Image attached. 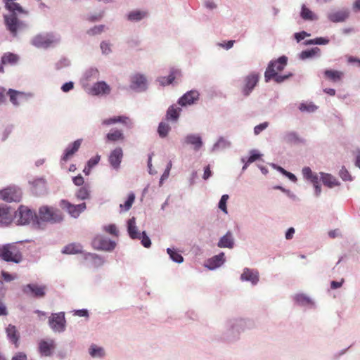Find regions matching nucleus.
<instances>
[{
  "instance_id": "nucleus-1",
  "label": "nucleus",
  "mask_w": 360,
  "mask_h": 360,
  "mask_svg": "<svg viewBox=\"0 0 360 360\" xmlns=\"http://www.w3.org/2000/svg\"><path fill=\"white\" fill-rule=\"evenodd\" d=\"M5 7L9 11L8 14L4 15V22L6 30L13 39H19L20 36L29 30V25L18 18L16 13H25L22 7L18 3L6 0Z\"/></svg>"
},
{
  "instance_id": "nucleus-2",
  "label": "nucleus",
  "mask_w": 360,
  "mask_h": 360,
  "mask_svg": "<svg viewBox=\"0 0 360 360\" xmlns=\"http://www.w3.org/2000/svg\"><path fill=\"white\" fill-rule=\"evenodd\" d=\"M60 42V36L53 32L41 33L34 36L31 44L38 49H47L55 47Z\"/></svg>"
},
{
  "instance_id": "nucleus-3",
  "label": "nucleus",
  "mask_w": 360,
  "mask_h": 360,
  "mask_svg": "<svg viewBox=\"0 0 360 360\" xmlns=\"http://www.w3.org/2000/svg\"><path fill=\"white\" fill-rule=\"evenodd\" d=\"M37 216V225L40 224V221L50 224H57L61 222L63 219L62 212L60 210L47 205H43L39 207Z\"/></svg>"
},
{
  "instance_id": "nucleus-4",
  "label": "nucleus",
  "mask_w": 360,
  "mask_h": 360,
  "mask_svg": "<svg viewBox=\"0 0 360 360\" xmlns=\"http://www.w3.org/2000/svg\"><path fill=\"white\" fill-rule=\"evenodd\" d=\"M0 257L6 262L19 264L22 260V253L15 243H8L0 247Z\"/></svg>"
},
{
  "instance_id": "nucleus-5",
  "label": "nucleus",
  "mask_w": 360,
  "mask_h": 360,
  "mask_svg": "<svg viewBox=\"0 0 360 360\" xmlns=\"http://www.w3.org/2000/svg\"><path fill=\"white\" fill-rule=\"evenodd\" d=\"M15 219L18 225H26L30 222L34 224L38 223V216L36 212L24 205H20L18 210H15Z\"/></svg>"
},
{
  "instance_id": "nucleus-6",
  "label": "nucleus",
  "mask_w": 360,
  "mask_h": 360,
  "mask_svg": "<svg viewBox=\"0 0 360 360\" xmlns=\"http://www.w3.org/2000/svg\"><path fill=\"white\" fill-rule=\"evenodd\" d=\"M288 63V58L285 56L279 57L277 60H271L264 72V80L269 82L275 72H281L284 70Z\"/></svg>"
},
{
  "instance_id": "nucleus-7",
  "label": "nucleus",
  "mask_w": 360,
  "mask_h": 360,
  "mask_svg": "<svg viewBox=\"0 0 360 360\" xmlns=\"http://www.w3.org/2000/svg\"><path fill=\"white\" fill-rule=\"evenodd\" d=\"M129 87L135 92H145L148 88L147 77L141 73H134L130 76Z\"/></svg>"
},
{
  "instance_id": "nucleus-8",
  "label": "nucleus",
  "mask_w": 360,
  "mask_h": 360,
  "mask_svg": "<svg viewBox=\"0 0 360 360\" xmlns=\"http://www.w3.org/2000/svg\"><path fill=\"white\" fill-rule=\"evenodd\" d=\"M251 326L252 322L244 319H231L226 323L227 328L231 335L240 334V332L249 328Z\"/></svg>"
},
{
  "instance_id": "nucleus-9",
  "label": "nucleus",
  "mask_w": 360,
  "mask_h": 360,
  "mask_svg": "<svg viewBox=\"0 0 360 360\" xmlns=\"http://www.w3.org/2000/svg\"><path fill=\"white\" fill-rule=\"evenodd\" d=\"M259 79L258 73L252 72L247 75L243 79V84L241 87L242 94L245 97L249 96L258 84Z\"/></svg>"
},
{
  "instance_id": "nucleus-10",
  "label": "nucleus",
  "mask_w": 360,
  "mask_h": 360,
  "mask_svg": "<svg viewBox=\"0 0 360 360\" xmlns=\"http://www.w3.org/2000/svg\"><path fill=\"white\" fill-rule=\"evenodd\" d=\"M65 319L64 312L53 313L49 319L50 328L56 332H63L65 330Z\"/></svg>"
},
{
  "instance_id": "nucleus-11",
  "label": "nucleus",
  "mask_w": 360,
  "mask_h": 360,
  "mask_svg": "<svg viewBox=\"0 0 360 360\" xmlns=\"http://www.w3.org/2000/svg\"><path fill=\"white\" fill-rule=\"evenodd\" d=\"M15 210L6 204H0V226H7L15 219Z\"/></svg>"
},
{
  "instance_id": "nucleus-12",
  "label": "nucleus",
  "mask_w": 360,
  "mask_h": 360,
  "mask_svg": "<svg viewBox=\"0 0 360 360\" xmlns=\"http://www.w3.org/2000/svg\"><path fill=\"white\" fill-rule=\"evenodd\" d=\"M22 198V191L19 188L8 187L0 191V198L6 202H19Z\"/></svg>"
},
{
  "instance_id": "nucleus-13",
  "label": "nucleus",
  "mask_w": 360,
  "mask_h": 360,
  "mask_svg": "<svg viewBox=\"0 0 360 360\" xmlns=\"http://www.w3.org/2000/svg\"><path fill=\"white\" fill-rule=\"evenodd\" d=\"M60 206L63 209L67 210L70 215L74 218H77L86 208L85 202L79 205H73L65 200H61Z\"/></svg>"
},
{
  "instance_id": "nucleus-14",
  "label": "nucleus",
  "mask_w": 360,
  "mask_h": 360,
  "mask_svg": "<svg viewBox=\"0 0 360 360\" xmlns=\"http://www.w3.org/2000/svg\"><path fill=\"white\" fill-rule=\"evenodd\" d=\"M94 249L105 251H112L115 248V243L108 238L96 236L92 241Z\"/></svg>"
},
{
  "instance_id": "nucleus-15",
  "label": "nucleus",
  "mask_w": 360,
  "mask_h": 360,
  "mask_svg": "<svg viewBox=\"0 0 360 360\" xmlns=\"http://www.w3.org/2000/svg\"><path fill=\"white\" fill-rule=\"evenodd\" d=\"M46 288L45 285L30 283L22 287V292L27 295L41 298L45 296Z\"/></svg>"
},
{
  "instance_id": "nucleus-16",
  "label": "nucleus",
  "mask_w": 360,
  "mask_h": 360,
  "mask_svg": "<svg viewBox=\"0 0 360 360\" xmlns=\"http://www.w3.org/2000/svg\"><path fill=\"white\" fill-rule=\"evenodd\" d=\"M243 282H250L252 285H256L259 281V274L257 269L245 267L240 276Z\"/></svg>"
},
{
  "instance_id": "nucleus-17",
  "label": "nucleus",
  "mask_w": 360,
  "mask_h": 360,
  "mask_svg": "<svg viewBox=\"0 0 360 360\" xmlns=\"http://www.w3.org/2000/svg\"><path fill=\"white\" fill-rule=\"evenodd\" d=\"M281 140L288 145L304 143L305 140L295 131H286L281 136Z\"/></svg>"
},
{
  "instance_id": "nucleus-18",
  "label": "nucleus",
  "mask_w": 360,
  "mask_h": 360,
  "mask_svg": "<svg viewBox=\"0 0 360 360\" xmlns=\"http://www.w3.org/2000/svg\"><path fill=\"white\" fill-rule=\"evenodd\" d=\"M183 145H191L195 151H198L203 146L202 137L198 134H188L181 141Z\"/></svg>"
},
{
  "instance_id": "nucleus-19",
  "label": "nucleus",
  "mask_w": 360,
  "mask_h": 360,
  "mask_svg": "<svg viewBox=\"0 0 360 360\" xmlns=\"http://www.w3.org/2000/svg\"><path fill=\"white\" fill-rule=\"evenodd\" d=\"M110 91V86L104 81L94 83L89 89V94L93 96L108 95Z\"/></svg>"
},
{
  "instance_id": "nucleus-20",
  "label": "nucleus",
  "mask_w": 360,
  "mask_h": 360,
  "mask_svg": "<svg viewBox=\"0 0 360 360\" xmlns=\"http://www.w3.org/2000/svg\"><path fill=\"white\" fill-rule=\"evenodd\" d=\"M349 16V11L347 8L339 11H330L327 14L328 20L333 22H345Z\"/></svg>"
},
{
  "instance_id": "nucleus-21",
  "label": "nucleus",
  "mask_w": 360,
  "mask_h": 360,
  "mask_svg": "<svg viewBox=\"0 0 360 360\" xmlns=\"http://www.w3.org/2000/svg\"><path fill=\"white\" fill-rule=\"evenodd\" d=\"M123 151L120 147L116 148L110 153L108 161L114 169L118 170L120 169Z\"/></svg>"
},
{
  "instance_id": "nucleus-22",
  "label": "nucleus",
  "mask_w": 360,
  "mask_h": 360,
  "mask_svg": "<svg viewBox=\"0 0 360 360\" xmlns=\"http://www.w3.org/2000/svg\"><path fill=\"white\" fill-rule=\"evenodd\" d=\"M199 98V93L195 90H191L184 94L178 101L181 106L193 104Z\"/></svg>"
},
{
  "instance_id": "nucleus-23",
  "label": "nucleus",
  "mask_w": 360,
  "mask_h": 360,
  "mask_svg": "<svg viewBox=\"0 0 360 360\" xmlns=\"http://www.w3.org/2000/svg\"><path fill=\"white\" fill-rule=\"evenodd\" d=\"M235 245V239L232 232L228 231L226 234L221 236L218 243L217 246L220 248L232 249Z\"/></svg>"
},
{
  "instance_id": "nucleus-24",
  "label": "nucleus",
  "mask_w": 360,
  "mask_h": 360,
  "mask_svg": "<svg viewBox=\"0 0 360 360\" xmlns=\"http://www.w3.org/2000/svg\"><path fill=\"white\" fill-rule=\"evenodd\" d=\"M225 262V255L224 252L213 256L207 261L205 266L210 270H214L221 266Z\"/></svg>"
},
{
  "instance_id": "nucleus-25",
  "label": "nucleus",
  "mask_w": 360,
  "mask_h": 360,
  "mask_svg": "<svg viewBox=\"0 0 360 360\" xmlns=\"http://www.w3.org/2000/svg\"><path fill=\"white\" fill-rule=\"evenodd\" d=\"M82 140L77 139L70 144L65 150L61 158V162H66L71 156H72L79 148Z\"/></svg>"
},
{
  "instance_id": "nucleus-26",
  "label": "nucleus",
  "mask_w": 360,
  "mask_h": 360,
  "mask_svg": "<svg viewBox=\"0 0 360 360\" xmlns=\"http://www.w3.org/2000/svg\"><path fill=\"white\" fill-rule=\"evenodd\" d=\"M32 191L36 195H42L46 193V184L44 178H38L32 182Z\"/></svg>"
},
{
  "instance_id": "nucleus-27",
  "label": "nucleus",
  "mask_w": 360,
  "mask_h": 360,
  "mask_svg": "<svg viewBox=\"0 0 360 360\" xmlns=\"http://www.w3.org/2000/svg\"><path fill=\"white\" fill-rule=\"evenodd\" d=\"M303 178L313 185L319 183L321 180L319 173H314L309 167H304L302 169Z\"/></svg>"
},
{
  "instance_id": "nucleus-28",
  "label": "nucleus",
  "mask_w": 360,
  "mask_h": 360,
  "mask_svg": "<svg viewBox=\"0 0 360 360\" xmlns=\"http://www.w3.org/2000/svg\"><path fill=\"white\" fill-rule=\"evenodd\" d=\"M117 122L122 123L129 128L132 127V122L130 121L129 118L126 116H117L103 120L102 121V124L109 126Z\"/></svg>"
},
{
  "instance_id": "nucleus-29",
  "label": "nucleus",
  "mask_w": 360,
  "mask_h": 360,
  "mask_svg": "<svg viewBox=\"0 0 360 360\" xmlns=\"http://www.w3.org/2000/svg\"><path fill=\"white\" fill-rule=\"evenodd\" d=\"M321 180L323 184L328 188H333L340 185L338 179L330 174L319 172Z\"/></svg>"
},
{
  "instance_id": "nucleus-30",
  "label": "nucleus",
  "mask_w": 360,
  "mask_h": 360,
  "mask_svg": "<svg viewBox=\"0 0 360 360\" xmlns=\"http://www.w3.org/2000/svg\"><path fill=\"white\" fill-rule=\"evenodd\" d=\"M231 146V142L223 136H220L217 141L211 148L212 153L229 148Z\"/></svg>"
},
{
  "instance_id": "nucleus-31",
  "label": "nucleus",
  "mask_w": 360,
  "mask_h": 360,
  "mask_svg": "<svg viewBox=\"0 0 360 360\" xmlns=\"http://www.w3.org/2000/svg\"><path fill=\"white\" fill-rule=\"evenodd\" d=\"M127 231L131 239L140 238V233L138 231L136 226V219L134 217L127 221Z\"/></svg>"
},
{
  "instance_id": "nucleus-32",
  "label": "nucleus",
  "mask_w": 360,
  "mask_h": 360,
  "mask_svg": "<svg viewBox=\"0 0 360 360\" xmlns=\"http://www.w3.org/2000/svg\"><path fill=\"white\" fill-rule=\"evenodd\" d=\"M124 139V134L119 129H111L105 136V140L107 142H116L118 141H123Z\"/></svg>"
},
{
  "instance_id": "nucleus-33",
  "label": "nucleus",
  "mask_w": 360,
  "mask_h": 360,
  "mask_svg": "<svg viewBox=\"0 0 360 360\" xmlns=\"http://www.w3.org/2000/svg\"><path fill=\"white\" fill-rule=\"evenodd\" d=\"M294 300L300 306L313 307L314 305L313 300L305 294H297L295 295Z\"/></svg>"
},
{
  "instance_id": "nucleus-34",
  "label": "nucleus",
  "mask_w": 360,
  "mask_h": 360,
  "mask_svg": "<svg viewBox=\"0 0 360 360\" xmlns=\"http://www.w3.org/2000/svg\"><path fill=\"white\" fill-rule=\"evenodd\" d=\"M147 13L143 11L134 10L130 11L127 15V19L131 22H139L146 17Z\"/></svg>"
},
{
  "instance_id": "nucleus-35",
  "label": "nucleus",
  "mask_w": 360,
  "mask_h": 360,
  "mask_svg": "<svg viewBox=\"0 0 360 360\" xmlns=\"http://www.w3.org/2000/svg\"><path fill=\"white\" fill-rule=\"evenodd\" d=\"M300 16L303 20L309 21H314L319 19V17L304 4L302 6Z\"/></svg>"
},
{
  "instance_id": "nucleus-36",
  "label": "nucleus",
  "mask_w": 360,
  "mask_h": 360,
  "mask_svg": "<svg viewBox=\"0 0 360 360\" xmlns=\"http://www.w3.org/2000/svg\"><path fill=\"white\" fill-rule=\"evenodd\" d=\"M54 349V345L53 341L50 342L47 341H41L39 344V351L40 353L44 356H50L52 353V351Z\"/></svg>"
},
{
  "instance_id": "nucleus-37",
  "label": "nucleus",
  "mask_w": 360,
  "mask_h": 360,
  "mask_svg": "<svg viewBox=\"0 0 360 360\" xmlns=\"http://www.w3.org/2000/svg\"><path fill=\"white\" fill-rule=\"evenodd\" d=\"M316 56H321V49L318 47H314L310 49L302 51L300 53V58L302 60H306L308 58H311Z\"/></svg>"
},
{
  "instance_id": "nucleus-38",
  "label": "nucleus",
  "mask_w": 360,
  "mask_h": 360,
  "mask_svg": "<svg viewBox=\"0 0 360 360\" xmlns=\"http://www.w3.org/2000/svg\"><path fill=\"white\" fill-rule=\"evenodd\" d=\"M323 73L326 78L333 82L340 81L344 75L342 72L333 70H326Z\"/></svg>"
},
{
  "instance_id": "nucleus-39",
  "label": "nucleus",
  "mask_w": 360,
  "mask_h": 360,
  "mask_svg": "<svg viewBox=\"0 0 360 360\" xmlns=\"http://www.w3.org/2000/svg\"><path fill=\"white\" fill-rule=\"evenodd\" d=\"M82 246L79 243H71L64 247L63 254H77L82 252Z\"/></svg>"
},
{
  "instance_id": "nucleus-40",
  "label": "nucleus",
  "mask_w": 360,
  "mask_h": 360,
  "mask_svg": "<svg viewBox=\"0 0 360 360\" xmlns=\"http://www.w3.org/2000/svg\"><path fill=\"white\" fill-rule=\"evenodd\" d=\"M181 111L180 108H175L171 105L167 110L166 117L168 120L176 121L179 119V113Z\"/></svg>"
},
{
  "instance_id": "nucleus-41",
  "label": "nucleus",
  "mask_w": 360,
  "mask_h": 360,
  "mask_svg": "<svg viewBox=\"0 0 360 360\" xmlns=\"http://www.w3.org/2000/svg\"><path fill=\"white\" fill-rule=\"evenodd\" d=\"M167 253L169 255V258L176 263L181 264L184 262L183 256L179 253L174 248H167Z\"/></svg>"
},
{
  "instance_id": "nucleus-42",
  "label": "nucleus",
  "mask_w": 360,
  "mask_h": 360,
  "mask_svg": "<svg viewBox=\"0 0 360 360\" xmlns=\"http://www.w3.org/2000/svg\"><path fill=\"white\" fill-rule=\"evenodd\" d=\"M18 56L13 53H6L1 57V63L4 65L10 64L14 65L18 60Z\"/></svg>"
},
{
  "instance_id": "nucleus-43",
  "label": "nucleus",
  "mask_w": 360,
  "mask_h": 360,
  "mask_svg": "<svg viewBox=\"0 0 360 360\" xmlns=\"http://www.w3.org/2000/svg\"><path fill=\"white\" fill-rule=\"evenodd\" d=\"M171 130V127L169 125V124L161 122L158 127V133L161 138H165L169 131Z\"/></svg>"
},
{
  "instance_id": "nucleus-44",
  "label": "nucleus",
  "mask_w": 360,
  "mask_h": 360,
  "mask_svg": "<svg viewBox=\"0 0 360 360\" xmlns=\"http://www.w3.org/2000/svg\"><path fill=\"white\" fill-rule=\"evenodd\" d=\"M177 72H179V70H172L171 71L169 75L167 77H160L158 79V82L162 86L170 84L175 79V74Z\"/></svg>"
},
{
  "instance_id": "nucleus-45",
  "label": "nucleus",
  "mask_w": 360,
  "mask_h": 360,
  "mask_svg": "<svg viewBox=\"0 0 360 360\" xmlns=\"http://www.w3.org/2000/svg\"><path fill=\"white\" fill-rule=\"evenodd\" d=\"M89 354L92 357H103L105 355V351L103 347L93 345L89 348Z\"/></svg>"
},
{
  "instance_id": "nucleus-46",
  "label": "nucleus",
  "mask_w": 360,
  "mask_h": 360,
  "mask_svg": "<svg viewBox=\"0 0 360 360\" xmlns=\"http://www.w3.org/2000/svg\"><path fill=\"white\" fill-rule=\"evenodd\" d=\"M7 94L9 96L10 101L12 103V104L15 106H18L19 102L18 101V96L22 95L23 93L12 89H9Z\"/></svg>"
},
{
  "instance_id": "nucleus-47",
  "label": "nucleus",
  "mask_w": 360,
  "mask_h": 360,
  "mask_svg": "<svg viewBox=\"0 0 360 360\" xmlns=\"http://www.w3.org/2000/svg\"><path fill=\"white\" fill-rule=\"evenodd\" d=\"M134 200H135V195L133 193H129L127 200L124 202V203L123 205L120 204V207L121 209H123L124 211H125V212L129 210L134 202Z\"/></svg>"
},
{
  "instance_id": "nucleus-48",
  "label": "nucleus",
  "mask_w": 360,
  "mask_h": 360,
  "mask_svg": "<svg viewBox=\"0 0 360 360\" xmlns=\"http://www.w3.org/2000/svg\"><path fill=\"white\" fill-rule=\"evenodd\" d=\"M89 188L86 186L81 187L76 193V197L79 200L89 199L90 194Z\"/></svg>"
},
{
  "instance_id": "nucleus-49",
  "label": "nucleus",
  "mask_w": 360,
  "mask_h": 360,
  "mask_svg": "<svg viewBox=\"0 0 360 360\" xmlns=\"http://www.w3.org/2000/svg\"><path fill=\"white\" fill-rule=\"evenodd\" d=\"M317 106L315 105L314 103H302L299 105V110L301 112H314L316 110Z\"/></svg>"
},
{
  "instance_id": "nucleus-50",
  "label": "nucleus",
  "mask_w": 360,
  "mask_h": 360,
  "mask_svg": "<svg viewBox=\"0 0 360 360\" xmlns=\"http://www.w3.org/2000/svg\"><path fill=\"white\" fill-rule=\"evenodd\" d=\"M70 65V60L65 58V57H63L61 58L58 61H57L54 66H55V69L56 70H60L64 68H67L68 66Z\"/></svg>"
},
{
  "instance_id": "nucleus-51",
  "label": "nucleus",
  "mask_w": 360,
  "mask_h": 360,
  "mask_svg": "<svg viewBox=\"0 0 360 360\" xmlns=\"http://www.w3.org/2000/svg\"><path fill=\"white\" fill-rule=\"evenodd\" d=\"M229 196L227 194L223 195L219 202L218 207L225 214L228 213L226 202L229 200Z\"/></svg>"
},
{
  "instance_id": "nucleus-52",
  "label": "nucleus",
  "mask_w": 360,
  "mask_h": 360,
  "mask_svg": "<svg viewBox=\"0 0 360 360\" xmlns=\"http://www.w3.org/2000/svg\"><path fill=\"white\" fill-rule=\"evenodd\" d=\"M105 26L103 25H96L86 31L87 34L89 36H95L101 34L104 30Z\"/></svg>"
},
{
  "instance_id": "nucleus-53",
  "label": "nucleus",
  "mask_w": 360,
  "mask_h": 360,
  "mask_svg": "<svg viewBox=\"0 0 360 360\" xmlns=\"http://www.w3.org/2000/svg\"><path fill=\"white\" fill-rule=\"evenodd\" d=\"M139 239L141 240V244L143 247L148 248L151 246V240L146 231L140 233V238Z\"/></svg>"
},
{
  "instance_id": "nucleus-54",
  "label": "nucleus",
  "mask_w": 360,
  "mask_h": 360,
  "mask_svg": "<svg viewBox=\"0 0 360 360\" xmlns=\"http://www.w3.org/2000/svg\"><path fill=\"white\" fill-rule=\"evenodd\" d=\"M100 48L101 49L102 53L104 55H108L112 52L111 44L106 41H103L101 42Z\"/></svg>"
},
{
  "instance_id": "nucleus-55",
  "label": "nucleus",
  "mask_w": 360,
  "mask_h": 360,
  "mask_svg": "<svg viewBox=\"0 0 360 360\" xmlns=\"http://www.w3.org/2000/svg\"><path fill=\"white\" fill-rule=\"evenodd\" d=\"M89 257L94 262V264L97 266H101L104 261L101 257L94 253H88L86 259Z\"/></svg>"
},
{
  "instance_id": "nucleus-56",
  "label": "nucleus",
  "mask_w": 360,
  "mask_h": 360,
  "mask_svg": "<svg viewBox=\"0 0 360 360\" xmlns=\"http://www.w3.org/2000/svg\"><path fill=\"white\" fill-rule=\"evenodd\" d=\"M292 76V73H289V74L285 75H278L277 72H275V75L272 77V79H274L276 83L281 84V83L285 82V80H287L288 79H289Z\"/></svg>"
},
{
  "instance_id": "nucleus-57",
  "label": "nucleus",
  "mask_w": 360,
  "mask_h": 360,
  "mask_svg": "<svg viewBox=\"0 0 360 360\" xmlns=\"http://www.w3.org/2000/svg\"><path fill=\"white\" fill-rule=\"evenodd\" d=\"M8 338H18V331L15 326L9 324L6 329Z\"/></svg>"
},
{
  "instance_id": "nucleus-58",
  "label": "nucleus",
  "mask_w": 360,
  "mask_h": 360,
  "mask_svg": "<svg viewBox=\"0 0 360 360\" xmlns=\"http://www.w3.org/2000/svg\"><path fill=\"white\" fill-rule=\"evenodd\" d=\"M339 174L343 181H352V176L349 174V172L345 167H342L341 168V169L340 170Z\"/></svg>"
},
{
  "instance_id": "nucleus-59",
  "label": "nucleus",
  "mask_w": 360,
  "mask_h": 360,
  "mask_svg": "<svg viewBox=\"0 0 360 360\" xmlns=\"http://www.w3.org/2000/svg\"><path fill=\"white\" fill-rule=\"evenodd\" d=\"M261 157V154L257 150H251L250 156L248 159V163H252L258 160Z\"/></svg>"
},
{
  "instance_id": "nucleus-60",
  "label": "nucleus",
  "mask_w": 360,
  "mask_h": 360,
  "mask_svg": "<svg viewBox=\"0 0 360 360\" xmlns=\"http://www.w3.org/2000/svg\"><path fill=\"white\" fill-rule=\"evenodd\" d=\"M269 126V122H264L263 123H261L254 128V134L255 135L257 136L259 135L262 131L266 129Z\"/></svg>"
},
{
  "instance_id": "nucleus-61",
  "label": "nucleus",
  "mask_w": 360,
  "mask_h": 360,
  "mask_svg": "<svg viewBox=\"0 0 360 360\" xmlns=\"http://www.w3.org/2000/svg\"><path fill=\"white\" fill-rule=\"evenodd\" d=\"M103 16V12H101L99 13L91 14L87 16V20L89 22H94L96 21L100 20Z\"/></svg>"
},
{
  "instance_id": "nucleus-62",
  "label": "nucleus",
  "mask_w": 360,
  "mask_h": 360,
  "mask_svg": "<svg viewBox=\"0 0 360 360\" xmlns=\"http://www.w3.org/2000/svg\"><path fill=\"white\" fill-rule=\"evenodd\" d=\"M309 36H310V34L305 31L297 32V33H295V34H294V37H295V40L297 41V42H300L302 39H304L305 37H309Z\"/></svg>"
},
{
  "instance_id": "nucleus-63",
  "label": "nucleus",
  "mask_w": 360,
  "mask_h": 360,
  "mask_svg": "<svg viewBox=\"0 0 360 360\" xmlns=\"http://www.w3.org/2000/svg\"><path fill=\"white\" fill-rule=\"evenodd\" d=\"M101 156L98 155H96V156L90 158L87 162V167L89 168H92L93 167L96 166L100 161Z\"/></svg>"
},
{
  "instance_id": "nucleus-64",
  "label": "nucleus",
  "mask_w": 360,
  "mask_h": 360,
  "mask_svg": "<svg viewBox=\"0 0 360 360\" xmlns=\"http://www.w3.org/2000/svg\"><path fill=\"white\" fill-rule=\"evenodd\" d=\"M85 75L86 79H89L91 77L96 78L98 76V71L96 68H91L86 72Z\"/></svg>"
}]
</instances>
